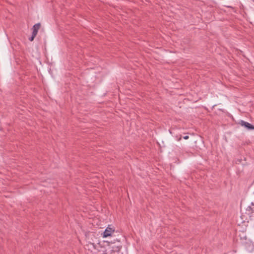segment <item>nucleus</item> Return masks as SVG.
<instances>
[{"mask_svg": "<svg viewBox=\"0 0 254 254\" xmlns=\"http://www.w3.org/2000/svg\"><path fill=\"white\" fill-rule=\"evenodd\" d=\"M183 138H184L185 139H189V136H188V135H186V136H184V137H183Z\"/></svg>", "mask_w": 254, "mask_h": 254, "instance_id": "obj_7", "label": "nucleus"}, {"mask_svg": "<svg viewBox=\"0 0 254 254\" xmlns=\"http://www.w3.org/2000/svg\"><path fill=\"white\" fill-rule=\"evenodd\" d=\"M114 232L112 228L107 227L103 233V237L104 238L111 236V234Z\"/></svg>", "mask_w": 254, "mask_h": 254, "instance_id": "obj_1", "label": "nucleus"}, {"mask_svg": "<svg viewBox=\"0 0 254 254\" xmlns=\"http://www.w3.org/2000/svg\"><path fill=\"white\" fill-rule=\"evenodd\" d=\"M121 248V247H116V249L114 251H119L120 250Z\"/></svg>", "mask_w": 254, "mask_h": 254, "instance_id": "obj_6", "label": "nucleus"}, {"mask_svg": "<svg viewBox=\"0 0 254 254\" xmlns=\"http://www.w3.org/2000/svg\"><path fill=\"white\" fill-rule=\"evenodd\" d=\"M41 25L40 23L35 24L32 27V34L34 36H36L38 31V30L40 29Z\"/></svg>", "mask_w": 254, "mask_h": 254, "instance_id": "obj_3", "label": "nucleus"}, {"mask_svg": "<svg viewBox=\"0 0 254 254\" xmlns=\"http://www.w3.org/2000/svg\"><path fill=\"white\" fill-rule=\"evenodd\" d=\"M240 124L242 126H244L246 128H247L249 129H254V126L251 125V124L246 122L244 121H241Z\"/></svg>", "mask_w": 254, "mask_h": 254, "instance_id": "obj_2", "label": "nucleus"}, {"mask_svg": "<svg viewBox=\"0 0 254 254\" xmlns=\"http://www.w3.org/2000/svg\"><path fill=\"white\" fill-rule=\"evenodd\" d=\"M35 37H36V36H34V35L32 34V36L30 38H29V40L30 41H32Z\"/></svg>", "mask_w": 254, "mask_h": 254, "instance_id": "obj_4", "label": "nucleus"}, {"mask_svg": "<svg viewBox=\"0 0 254 254\" xmlns=\"http://www.w3.org/2000/svg\"><path fill=\"white\" fill-rule=\"evenodd\" d=\"M176 138L178 141H180L182 139V135H180L179 136H177Z\"/></svg>", "mask_w": 254, "mask_h": 254, "instance_id": "obj_5", "label": "nucleus"}]
</instances>
